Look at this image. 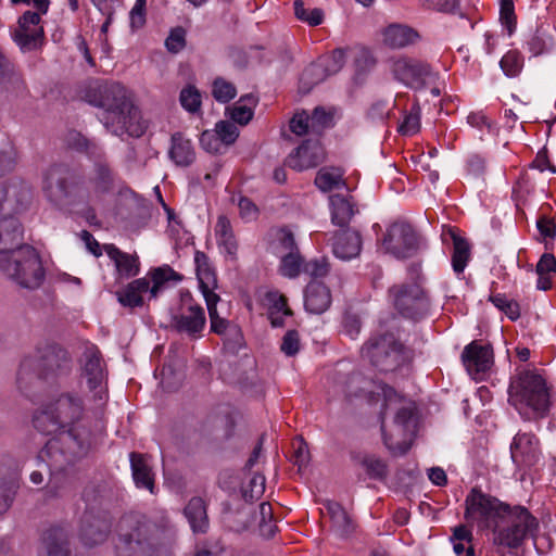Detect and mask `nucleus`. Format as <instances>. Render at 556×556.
Returning a JSON list of instances; mask_svg holds the SVG:
<instances>
[{"mask_svg":"<svg viewBox=\"0 0 556 556\" xmlns=\"http://www.w3.org/2000/svg\"><path fill=\"white\" fill-rule=\"evenodd\" d=\"M334 392L350 405L363 402L379 404V420L383 442L394 454L406 453L416 437L415 403L399 394L393 388L352 374L338 380Z\"/></svg>","mask_w":556,"mask_h":556,"instance_id":"obj_1","label":"nucleus"},{"mask_svg":"<svg viewBox=\"0 0 556 556\" xmlns=\"http://www.w3.org/2000/svg\"><path fill=\"white\" fill-rule=\"evenodd\" d=\"M30 199L29 187L20 179L0 186V269L24 288H37L45 271L37 251L29 245L13 249L22 240V228L15 218Z\"/></svg>","mask_w":556,"mask_h":556,"instance_id":"obj_2","label":"nucleus"},{"mask_svg":"<svg viewBox=\"0 0 556 556\" xmlns=\"http://www.w3.org/2000/svg\"><path fill=\"white\" fill-rule=\"evenodd\" d=\"M84 404L74 393L62 394L55 403L36 414L34 425L45 434H55L40 451L38 459L51 473L87 454L89 432L80 425Z\"/></svg>","mask_w":556,"mask_h":556,"instance_id":"obj_3","label":"nucleus"},{"mask_svg":"<svg viewBox=\"0 0 556 556\" xmlns=\"http://www.w3.org/2000/svg\"><path fill=\"white\" fill-rule=\"evenodd\" d=\"M99 99H89L96 106L103 108L101 121L112 134L122 136L127 132L131 137H140L147 129V123L130 99V92L118 83H110L99 87Z\"/></svg>","mask_w":556,"mask_h":556,"instance_id":"obj_4","label":"nucleus"},{"mask_svg":"<svg viewBox=\"0 0 556 556\" xmlns=\"http://www.w3.org/2000/svg\"><path fill=\"white\" fill-rule=\"evenodd\" d=\"M508 402L521 418L535 420L548 414L552 407V394L540 374L526 370L510 381Z\"/></svg>","mask_w":556,"mask_h":556,"instance_id":"obj_5","label":"nucleus"},{"mask_svg":"<svg viewBox=\"0 0 556 556\" xmlns=\"http://www.w3.org/2000/svg\"><path fill=\"white\" fill-rule=\"evenodd\" d=\"M538 528L536 519L522 506H514L504 513L503 518L491 529L493 542L497 546L517 548L532 536Z\"/></svg>","mask_w":556,"mask_h":556,"instance_id":"obj_6","label":"nucleus"},{"mask_svg":"<svg viewBox=\"0 0 556 556\" xmlns=\"http://www.w3.org/2000/svg\"><path fill=\"white\" fill-rule=\"evenodd\" d=\"M509 505L501 502L495 496L473 488L465 500L466 521L476 525L480 530L491 529L508 511Z\"/></svg>","mask_w":556,"mask_h":556,"instance_id":"obj_7","label":"nucleus"},{"mask_svg":"<svg viewBox=\"0 0 556 556\" xmlns=\"http://www.w3.org/2000/svg\"><path fill=\"white\" fill-rule=\"evenodd\" d=\"M362 356L382 371H390L404 361L403 348L392 333L371 338L362 349Z\"/></svg>","mask_w":556,"mask_h":556,"instance_id":"obj_8","label":"nucleus"},{"mask_svg":"<svg viewBox=\"0 0 556 556\" xmlns=\"http://www.w3.org/2000/svg\"><path fill=\"white\" fill-rule=\"evenodd\" d=\"M381 247L396 258H407L420 249V239L409 224L397 222L387 229Z\"/></svg>","mask_w":556,"mask_h":556,"instance_id":"obj_9","label":"nucleus"},{"mask_svg":"<svg viewBox=\"0 0 556 556\" xmlns=\"http://www.w3.org/2000/svg\"><path fill=\"white\" fill-rule=\"evenodd\" d=\"M394 79L410 88H421L432 76L430 66L417 59L399 55L389 60Z\"/></svg>","mask_w":556,"mask_h":556,"instance_id":"obj_10","label":"nucleus"},{"mask_svg":"<svg viewBox=\"0 0 556 556\" xmlns=\"http://www.w3.org/2000/svg\"><path fill=\"white\" fill-rule=\"evenodd\" d=\"M146 526L141 525L132 516L125 517L119 522L117 556H144L148 552V543L141 539Z\"/></svg>","mask_w":556,"mask_h":556,"instance_id":"obj_11","label":"nucleus"},{"mask_svg":"<svg viewBox=\"0 0 556 556\" xmlns=\"http://www.w3.org/2000/svg\"><path fill=\"white\" fill-rule=\"evenodd\" d=\"M68 175V170L60 165L49 168L45 174L42 189L51 202L62 204L68 200L71 203L72 197H85L83 189L76 185L68 189L66 185Z\"/></svg>","mask_w":556,"mask_h":556,"instance_id":"obj_12","label":"nucleus"},{"mask_svg":"<svg viewBox=\"0 0 556 556\" xmlns=\"http://www.w3.org/2000/svg\"><path fill=\"white\" fill-rule=\"evenodd\" d=\"M39 11H26L18 20V26L12 33V38L23 52L39 48L43 40V28L40 25Z\"/></svg>","mask_w":556,"mask_h":556,"instance_id":"obj_13","label":"nucleus"},{"mask_svg":"<svg viewBox=\"0 0 556 556\" xmlns=\"http://www.w3.org/2000/svg\"><path fill=\"white\" fill-rule=\"evenodd\" d=\"M390 295L399 312L413 319L417 318L418 312L425 308L428 303L422 288L416 281L408 285L394 286L390 290Z\"/></svg>","mask_w":556,"mask_h":556,"instance_id":"obj_14","label":"nucleus"},{"mask_svg":"<svg viewBox=\"0 0 556 556\" xmlns=\"http://www.w3.org/2000/svg\"><path fill=\"white\" fill-rule=\"evenodd\" d=\"M85 358L83 378L86 379L87 386L93 394L96 406L100 407L105 403L108 394L102 362L98 350L93 346L88 349Z\"/></svg>","mask_w":556,"mask_h":556,"instance_id":"obj_15","label":"nucleus"},{"mask_svg":"<svg viewBox=\"0 0 556 556\" xmlns=\"http://www.w3.org/2000/svg\"><path fill=\"white\" fill-rule=\"evenodd\" d=\"M204 309L193 303L191 299H182L180 311L173 317L175 328L180 332L194 336L201 332L205 326Z\"/></svg>","mask_w":556,"mask_h":556,"instance_id":"obj_16","label":"nucleus"},{"mask_svg":"<svg viewBox=\"0 0 556 556\" xmlns=\"http://www.w3.org/2000/svg\"><path fill=\"white\" fill-rule=\"evenodd\" d=\"M539 441L532 433L518 432L510 444V456L518 467L533 465L539 458Z\"/></svg>","mask_w":556,"mask_h":556,"instance_id":"obj_17","label":"nucleus"},{"mask_svg":"<svg viewBox=\"0 0 556 556\" xmlns=\"http://www.w3.org/2000/svg\"><path fill=\"white\" fill-rule=\"evenodd\" d=\"M464 364L475 379H479L493 364V353L489 345H480L476 342L467 345L463 352Z\"/></svg>","mask_w":556,"mask_h":556,"instance_id":"obj_18","label":"nucleus"},{"mask_svg":"<svg viewBox=\"0 0 556 556\" xmlns=\"http://www.w3.org/2000/svg\"><path fill=\"white\" fill-rule=\"evenodd\" d=\"M325 159V151L318 140L303 142L288 157V165L296 170H304L317 166Z\"/></svg>","mask_w":556,"mask_h":556,"instance_id":"obj_19","label":"nucleus"},{"mask_svg":"<svg viewBox=\"0 0 556 556\" xmlns=\"http://www.w3.org/2000/svg\"><path fill=\"white\" fill-rule=\"evenodd\" d=\"M349 55V49H336L329 55L319 60L318 63L309 65L302 75V80L309 76H316L313 84L324 79L325 76L338 73L344 65Z\"/></svg>","mask_w":556,"mask_h":556,"instance_id":"obj_20","label":"nucleus"},{"mask_svg":"<svg viewBox=\"0 0 556 556\" xmlns=\"http://www.w3.org/2000/svg\"><path fill=\"white\" fill-rule=\"evenodd\" d=\"M114 189V176L109 167L99 163L96 166L94 175L85 187L86 197L89 202L97 203L103 200L104 195L111 193Z\"/></svg>","mask_w":556,"mask_h":556,"instance_id":"obj_21","label":"nucleus"},{"mask_svg":"<svg viewBox=\"0 0 556 556\" xmlns=\"http://www.w3.org/2000/svg\"><path fill=\"white\" fill-rule=\"evenodd\" d=\"M383 45L392 49H401L419 40V34L405 24H390L381 30Z\"/></svg>","mask_w":556,"mask_h":556,"instance_id":"obj_22","label":"nucleus"},{"mask_svg":"<svg viewBox=\"0 0 556 556\" xmlns=\"http://www.w3.org/2000/svg\"><path fill=\"white\" fill-rule=\"evenodd\" d=\"M362 239L357 231L344 229L338 232L332 243V251L336 257L349 261L359 255Z\"/></svg>","mask_w":556,"mask_h":556,"instance_id":"obj_23","label":"nucleus"},{"mask_svg":"<svg viewBox=\"0 0 556 556\" xmlns=\"http://www.w3.org/2000/svg\"><path fill=\"white\" fill-rule=\"evenodd\" d=\"M194 262L199 288L205 299V302L208 300H219V296L214 292L217 287L216 276L206 255L202 252H197Z\"/></svg>","mask_w":556,"mask_h":556,"instance_id":"obj_24","label":"nucleus"},{"mask_svg":"<svg viewBox=\"0 0 556 556\" xmlns=\"http://www.w3.org/2000/svg\"><path fill=\"white\" fill-rule=\"evenodd\" d=\"M331 304L329 289L319 281L312 280L304 292L305 309L313 314H321Z\"/></svg>","mask_w":556,"mask_h":556,"instance_id":"obj_25","label":"nucleus"},{"mask_svg":"<svg viewBox=\"0 0 556 556\" xmlns=\"http://www.w3.org/2000/svg\"><path fill=\"white\" fill-rule=\"evenodd\" d=\"M103 251L114 263L119 278H130L139 273V262L134 255L122 252L114 244H104Z\"/></svg>","mask_w":556,"mask_h":556,"instance_id":"obj_26","label":"nucleus"},{"mask_svg":"<svg viewBox=\"0 0 556 556\" xmlns=\"http://www.w3.org/2000/svg\"><path fill=\"white\" fill-rule=\"evenodd\" d=\"M130 467L136 486L147 489L150 493H154V475L151 469L150 457L131 453Z\"/></svg>","mask_w":556,"mask_h":556,"instance_id":"obj_27","label":"nucleus"},{"mask_svg":"<svg viewBox=\"0 0 556 556\" xmlns=\"http://www.w3.org/2000/svg\"><path fill=\"white\" fill-rule=\"evenodd\" d=\"M215 237L219 252L233 261L237 257L238 244L230 222L226 216H219L215 226Z\"/></svg>","mask_w":556,"mask_h":556,"instance_id":"obj_28","label":"nucleus"},{"mask_svg":"<svg viewBox=\"0 0 556 556\" xmlns=\"http://www.w3.org/2000/svg\"><path fill=\"white\" fill-rule=\"evenodd\" d=\"M150 298L149 280L139 278L130 282L125 289L117 293L118 302L123 306L136 307L143 304L144 296Z\"/></svg>","mask_w":556,"mask_h":556,"instance_id":"obj_29","label":"nucleus"},{"mask_svg":"<svg viewBox=\"0 0 556 556\" xmlns=\"http://www.w3.org/2000/svg\"><path fill=\"white\" fill-rule=\"evenodd\" d=\"M448 233L453 241L452 267L455 274L460 276L468 265L471 256L470 245L467 240L457 233L455 229L451 228Z\"/></svg>","mask_w":556,"mask_h":556,"instance_id":"obj_30","label":"nucleus"},{"mask_svg":"<svg viewBox=\"0 0 556 556\" xmlns=\"http://www.w3.org/2000/svg\"><path fill=\"white\" fill-rule=\"evenodd\" d=\"M321 511L324 516L330 518L333 531L339 536H345L351 532L352 522L340 504L328 501L325 503Z\"/></svg>","mask_w":556,"mask_h":556,"instance_id":"obj_31","label":"nucleus"},{"mask_svg":"<svg viewBox=\"0 0 556 556\" xmlns=\"http://www.w3.org/2000/svg\"><path fill=\"white\" fill-rule=\"evenodd\" d=\"M169 156L176 165L189 166L195 159L191 141L179 134L174 135L172 137Z\"/></svg>","mask_w":556,"mask_h":556,"instance_id":"obj_32","label":"nucleus"},{"mask_svg":"<svg viewBox=\"0 0 556 556\" xmlns=\"http://www.w3.org/2000/svg\"><path fill=\"white\" fill-rule=\"evenodd\" d=\"M331 220L334 225L346 226L355 214L354 204L346 197L333 194L329 197Z\"/></svg>","mask_w":556,"mask_h":556,"instance_id":"obj_33","label":"nucleus"},{"mask_svg":"<svg viewBox=\"0 0 556 556\" xmlns=\"http://www.w3.org/2000/svg\"><path fill=\"white\" fill-rule=\"evenodd\" d=\"M185 516L193 532H205L208 527L206 507L202 498L193 497L185 508Z\"/></svg>","mask_w":556,"mask_h":556,"instance_id":"obj_34","label":"nucleus"},{"mask_svg":"<svg viewBox=\"0 0 556 556\" xmlns=\"http://www.w3.org/2000/svg\"><path fill=\"white\" fill-rule=\"evenodd\" d=\"M257 99L253 94H247L232 108L227 109V113L235 123L243 126L252 119Z\"/></svg>","mask_w":556,"mask_h":556,"instance_id":"obj_35","label":"nucleus"},{"mask_svg":"<svg viewBox=\"0 0 556 556\" xmlns=\"http://www.w3.org/2000/svg\"><path fill=\"white\" fill-rule=\"evenodd\" d=\"M538 274L536 287L540 290H548L552 287V277L556 273V258L551 253L541 256L536 264Z\"/></svg>","mask_w":556,"mask_h":556,"instance_id":"obj_36","label":"nucleus"},{"mask_svg":"<svg viewBox=\"0 0 556 556\" xmlns=\"http://www.w3.org/2000/svg\"><path fill=\"white\" fill-rule=\"evenodd\" d=\"M315 185L323 192L344 186L343 172L338 167H323L318 170Z\"/></svg>","mask_w":556,"mask_h":556,"instance_id":"obj_37","label":"nucleus"},{"mask_svg":"<svg viewBox=\"0 0 556 556\" xmlns=\"http://www.w3.org/2000/svg\"><path fill=\"white\" fill-rule=\"evenodd\" d=\"M472 533L466 526L454 529L451 542L456 556H473Z\"/></svg>","mask_w":556,"mask_h":556,"instance_id":"obj_38","label":"nucleus"},{"mask_svg":"<svg viewBox=\"0 0 556 556\" xmlns=\"http://www.w3.org/2000/svg\"><path fill=\"white\" fill-rule=\"evenodd\" d=\"M267 301L269 303V319L274 327H281L283 325L285 317L291 314L287 307V302L283 295L278 292L267 293Z\"/></svg>","mask_w":556,"mask_h":556,"instance_id":"obj_39","label":"nucleus"},{"mask_svg":"<svg viewBox=\"0 0 556 556\" xmlns=\"http://www.w3.org/2000/svg\"><path fill=\"white\" fill-rule=\"evenodd\" d=\"M47 556H68L65 548V534L62 529L54 528L47 531L43 538Z\"/></svg>","mask_w":556,"mask_h":556,"instance_id":"obj_40","label":"nucleus"},{"mask_svg":"<svg viewBox=\"0 0 556 556\" xmlns=\"http://www.w3.org/2000/svg\"><path fill=\"white\" fill-rule=\"evenodd\" d=\"M179 279V276L168 266L155 268L151 273L152 286L149 285L150 298L155 299L164 289L166 282Z\"/></svg>","mask_w":556,"mask_h":556,"instance_id":"obj_41","label":"nucleus"},{"mask_svg":"<svg viewBox=\"0 0 556 556\" xmlns=\"http://www.w3.org/2000/svg\"><path fill=\"white\" fill-rule=\"evenodd\" d=\"M181 106L189 113H197L201 109L202 97L199 89L192 85L182 88L179 96Z\"/></svg>","mask_w":556,"mask_h":556,"instance_id":"obj_42","label":"nucleus"},{"mask_svg":"<svg viewBox=\"0 0 556 556\" xmlns=\"http://www.w3.org/2000/svg\"><path fill=\"white\" fill-rule=\"evenodd\" d=\"M294 14L298 20L311 26L320 25L324 21V12L320 9H306L302 0L294 1Z\"/></svg>","mask_w":556,"mask_h":556,"instance_id":"obj_43","label":"nucleus"},{"mask_svg":"<svg viewBox=\"0 0 556 556\" xmlns=\"http://www.w3.org/2000/svg\"><path fill=\"white\" fill-rule=\"evenodd\" d=\"M303 266L304 264L296 250L293 252H289L285 256H282L280 263V271L286 277L294 278L301 271H303Z\"/></svg>","mask_w":556,"mask_h":556,"instance_id":"obj_44","label":"nucleus"},{"mask_svg":"<svg viewBox=\"0 0 556 556\" xmlns=\"http://www.w3.org/2000/svg\"><path fill=\"white\" fill-rule=\"evenodd\" d=\"M212 94L216 101L227 103L236 97L237 89L230 81L218 77L213 81Z\"/></svg>","mask_w":556,"mask_h":556,"instance_id":"obj_45","label":"nucleus"},{"mask_svg":"<svg viewBox=\"0 0 556 556\" xmlns=\"http://www.w3.org/2000/svg\"><path fill=\"white\" fill-rule=\"evenodd\" d=\"M349 56L353 59L355 68L358 72H365L371 68L376 63L372 53L365 47L350 48Z\"/></svg>","mask_w":556,"mask_h":556,"instance_id":"obj_46","label":"nucleus"},{"mask_svg":"<svg viewBox=\"0 0 556 556\" xmlns=\"http://www.w3.org/2000/svg\"><path fill=\"white\" fill-rule=\"evenodd\" d=\"M265 477L261 473H255L248 484L242 488V495L245 501H253L260 498L265 491Z\"/></svg>","mask_w":556,"mask_h":556,"instance_id":"obj_47","label":"nucleus"},{"mask_svg":"<svg viewBox=\"0 0 556 556\" xmlns=\"http://www.w3.org/2000/svg\"><path fill=\"white\" fill-rule=\"evenodd\" d=\"M500 22L507 30V35L511 36L516 28V15L513 0H501Z\"/></svg>","mask_w":556,"mask_h":556,"instance_id":"obj_48","label":"nucleus"},{"mask_svg":"<svg viewBox=\"0 0 556 556\" xmlns=\"http://www.w3.org/2000/svg\"><path fill=\"white\" fill-rule=\"evenodd\" d=\"M527 47L533 56H538L549 52L554 48V41L552 37L538 33L527 42Z\"/></svg>","mask_w":556,"mask_h":556,"instance_id":"obj_49","label":"nucleus"},{"mask_svg":"<svg viewBox=\"0 0 556 556\" xmlns=\"http://www.w3.org/2000/svg\"><path fill=\"white\" fill-rule=\"evenodd\" d=\"M501 68L508 77H516L522 68V56L517 51H508L500 62Z\"/></svg>","mask_w":556,"mask_h":556,"instance_id":"obj_50","label":"nucleus"},{"mask_svg":"<svg viewBox=\"0 0 556 556\" xmlns=\"http://www.w3.org/2000/svg\"><path fill=\"white\" fill-rule=\"evenodd\" d=\"M214 129L216 130L217 136H219L223 146L232 144L239 136L238 127L228 121L218 122Z\"/></svg>","mask_w":556,"mask_h":556,"instance_id":"obj_51","label":"nucleus"},{"mask_svg":"<svg viewBox=\"0 0 556 556\" xmlns=\"http://www.w3.org/2000/svg\"><path fill=\"white\" fill-rule=\"evenodd\" d=\"M309 118L311 131L313 134H320L332 124V115L326 112L323 108H316Z\"/></svg>","mask_w":556,"mask_h":556,"instance_id":"obj_52","label":"nucleus"},{"mask_svg":"<svg viewBox=\"0 0 556 556\" xmlns=\"http://www.w3.org/2000/svg\"><path fill=\"white\" fill-rule=\"evenodd\" d=\"M329 271V264L326 258H315L306 262L303 266V273L307 274L317 281L318 278L325 277Z\"/></svg>","mask_w":556,"mask_h":556,"instance_id":"obj_53","label":"nucleus"},{"mask_svg":"<svg viewBox=\"0 0 556 556\" xmlns=\"http://www.w3.org/2000/svg\"><path fill=\"white\" fill-rule=\"evenodd\" d=\"M219 300H208L206 301V306L208 311V316L211 319V329L215 333H223L226 330L227 321L222 318L217 311V303Z\"/></svg>","mask_w":556,"mask_h":556,"instance_id":"obj_54","label":"nucleus"},{"mask_svg":"<svg viewBox=\"0 0 556 556\" xmlns=\"http://www.w3.org/2000/svg\"><path fill=\"white\" fill-rule=\"evenodd\" d=\"M200 143L205 151L211 153H218L224 147L215 129L203 131L200 137Z\"/></svg>","mask_w":556,"mask_h":556,"instance_id":"obj_55","label":"nucleus"},{"mask_svg":"<svg viewBox=\"0 0 556 556\" xmlns=\"http://www.w3.org/2000/svg\"><path fill=\"white\" fill-rule=\"evenodd\" d=\"M106 539V532L102 530L99 523L90 525L88 528L84 529L81 533V540L84 544L88 546H92L94 544L101 543Z\"/></svg>","mask_w":556,"mask_h":556,"instance_id":"obj_56","label":"nucleus"},{"mask_svg":"<svg viewBox=\"0 0 556 556\" xmlns=\"http://www.w3.org/2000/svg\"><path fill=\"white\" fill-rule=\"evenodd\" d=\"M290 130L296 136H303L311 130V118L306 112L295 113L290 121Z\"/></svg>","mask_w":556,"mask_h":556,"instance_id":"obj_57","label":"nucleus"},{"mask_svg":"<svg viewBox=\"0 0 556 556\" xmlns=\"http://www.w3.org/2000/svg\"><path fill=\"white\" fill-rule=\"evenodd\" d=\"M363 466L371 478H382L387 473L386 464L380 458L374 456L365 457Z\"/></svg>","mask_w":556,"mask_h":556,"instance_id":"obj_58","label":"nucleus"},{"mask_svg":"<svg viewBox=\"0 0 556 556\" xmlns=\"http://www.w3.org/2000/svg\"><path fill=\"white\" fill-rule=\"evenodd\" d=\"M293 447V462L301 469L308 464L309 452L307 444L303 440H296L292 444Z\"/></svg>","mask_w":556,"mask_h":556,"instance_id":"obj_59","label":"nucleus"},{"mask_svg":"<svg viewBox=\"0 0 556 556\" xmlns=\"http://www.w3.org/2000/svg\"><path fill=\"white\" fill-rule=\"evenodd\" d=\"M240 217L245 222L254 220L258 215L257 206L248 198H240L238 202Z\"/></svg>","mask_w":556,"mask_h":556,"instance_id":"obj_60","label":"nucleus"},{"mask_svg":"<svg viewBox=\"0 0 556 556\" xmlns=\"http://www.w3.org/2000/svg\"><path fill=\"white\" fill-rule=\"evenodd\" d=\"M165 46L170 52L180 51L185 47V30L180 27L173 29L165 41Z\"/></svg>","mask_w":556,"mask_h":556,"instance_id":"obj_61","label":"nucleus"},{"mask_svg":"<svg viewBox=\"0 0 556 556\" xmlns=\"http://www.w3.org/2000/svg\"><path fill=\"white\" fill-rule=\"evenodd\" d=\"M299 345H300V341H299L298 332L294 330H291V331H288L282 339L281 351L288 356H293L294 354L298 353Z\"/></svg>","mask_w":556,"mask_h":556,"instance_id":"obj_62","label":"nucleus"},{"mask_svg":"<svg viewBox=\"0 0 556 556\" xmlns=\"http://www.w3.org/2000/svg\"><path fill=\"white\" fill-rule=\"evenodd\" d=\"M420 126L419 116L417 114L410 113L405 116L403 123L400 125L399 130L406 136L414 135L418 131Z\"/></svg>","mask_w":556,"mask_h":556,"instance_id":"obj_63","label":"nucleus"},{"mask_svg":"<svg viewBox=\"0 0 556 556\" xmlns=\"http://www.w3.org/2000/svg\"><path fill=\"white\" fill-rule=\"evenodd\" d=\"M277 239L281 248L286 250L288 253L296 251L293 233L289 229H280L277 233Z\"/></svg>","mask_w":556,"mask_h":556,"instance_id":"obj_64","label":"nucleus"}]
</instances>
